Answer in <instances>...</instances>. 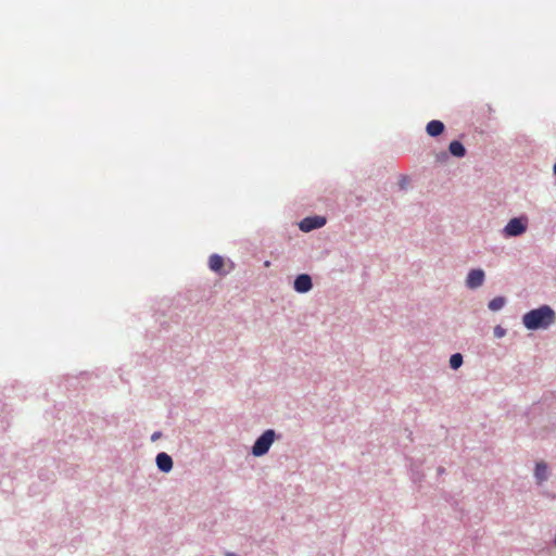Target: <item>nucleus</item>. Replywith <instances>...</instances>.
I'll use <instances>...</instances> for the list:
<instances>
[{
	"instance_id": "1",
	"label": "nucleus",
	"mask_w": 556,
	"mask_h": 556,
	"mask_svg": "<svg viewBox=\"0 0 556 556\" xmlns=\"http://www.w3.org/2000/svg\"><path fill=\"white\" fill-rule=\"evenodd\" d=\"M522 321L525 327L529 330H535L540 328L545 329L554 324L555 313L549 306L543 305L539 308L526 313L522 317Z\"/></svg>"
},
{
	"instance_id": "2",
	"label": "nucleus",
	"mask_w": 556,
	"mask_h": 556,
	"mask_svg": "<svg viewBox=\"0 0 556 556\" xmlns=\"http://www.w3.org/2000/svg\"><path fill=\"white\" fill-rule=\"evenodd\" d=\"M275 439V431L266 430L254 443L252 454L254 456H262L266 454Z\"/></svg>"
},
{
	"instance_id": "3",
	"label": "nucleus",
	"mask_w": 556,
	"mask_h": 556,
	"mask_svg": "<svg viewBox=\"0 0 556 556\" xmlns=\"http://www.w3.org/2000/svg\"><path fill=\"white\" fill-rule=\"evenodd\" d=\"M527 229L526 223L522 218H511L504 228V232L509 237H517L522 235Z\"/></svg>"
},
{
	"instance_id": "4",
	"label": "nucleus",
	"mask_w": 556,
	"mask_h": 556,
	"mask_svg": "<svg viewBox=\"0 0 556 556\" xmlns=\"http://www.w3.org/2000/svg\"><path fill=\"white\" fill-rule=\"evenodd\" d=\"M326 224V218L321 216L306 217L300 223V229L308 232L313 229L323 227Z\"/></svg>"
},
{
	"instance_id": "5",
	"label": "nucleus",
	"mask_w": 556,
	"mask_h": 556,
	"mask_svg": "<svg viewBox=\"0 0 556 556\" xmlns=\"http://www.w3.org/2000/svg\"><path fill=\"white\" fill-rule=\"evenodd\" d=\"M483 281H484L483 270L482 269H472L469 271V274L467 276L466 285L470 289H476V288L482 286Z\"/></svg>"
},
{
	"instance_id": "6",
	"label": "nucleus",
	"mask_w": 556,
	"mask_h": 556,
	"mask_svg": "<svg viewBox=\"0 0 556 556\" xmlns=\"http://www.w3.org/2000/svg\"><path fill=\"white\" fill-rule=\"evenodd\" d=\"M313 287L312 279L308 275H299L294 280V289L300 293L309 291Z\"/></svg>"
},
{
	"instance_id": "7",
	"label": "nucleus",
	"mask_w": 556,
	"mask_h": 556,
	"mask_svg": "<svg viewBox=\"0 0 556 556\" xmlns=\"http://www.w3.org/2000/svg\"><path fill=\"white\" fill-rule=\"evenodd\" d=\"M225 261L224 258L218 254H213L208 258V267L214 273H217L219 275H225L226 271L224 270Z\"/></svg>"
},
{
	"instance_id": "8",
	"label": "nucleus",
	"mask_w": 556,
	"mask_h": 556,
	"mask_svg": "<svg viewBox=\"0 0 556 556\" xmlns=\"http://www.w3.org/2000/svg\"><path fill=\"white\" fill-rule=\"evenodd\" d=\"M156 465L161 471L169 472L173 468V459L168 454L162 452L156 456Z\"/></svg>"
},
{
	"instance_id": "9",
	"label": "nucleus",
	"mask_w": 556,
	"mask_h": 556,
	"mask_svg": "<svg viewBox=\"0 0 556 556\" xmlns=\"http://www.w3.org/2000/svg\"><path fill=\"white\" fill-rule=\"evenodd\" d=\"M427 134L431 137L441 135L444 130V124L441 121L433 119L427 124Z\"/></svg>"
},
{
	"instance_id": "10",
	"label": "nucleus",
	"mask_w": 556,
	"mask_h": 556,
	"mask_svg": "<svg viewBox=\"0 0 556 556\" xmlns=\"http://www.w3.org/2000/svg\"><path fill=\"white\" fill-rule=\"evenodd\" d=\"M448 151L456 157H463L466 154V149L460 141L454 140L448 146Z\"/></svg>"
},
{
	"instance_id": "11",
	"label": "nucleus",
	"mask_w": 556,
	"mask_h": 556,
	"mask_svg": "<svg viewBox=\"0 0 556 556\" xmlns=\"http://www.w3.org/2000/svg\"><path fill=\"white\" fill-rule=\"evenodd\" d=\"M535 477L540 482L547 478V466L544 463L536 464Z\"/></svg>"
},
{
	"instance_id": "12",
	"label": "nucleus",
	"mask_w": 556,
	"mask_h": 556,
	"mask_svg": "<svg viewBox=\"0 0 556 556\" xmlns=\"http://www.w3.org/2000/svg\"><path fill=\"white\" fill-rule=\"evenodd\" d=\"M505 305V299L503 296H496L489 302V308L491 311H500Z\"/></svg>"
},
{
	"instance_id": "13",
	"label": "nucleus",
	"mask_w": 556,
	"mask_h": 556,
	"mask_svg": "<svg viewBox=\"0 0 556 556\" xmlns=\"http://www.w3.org/2000/svg\"><path fill=\"white\" fill-rule=\"evenodd\" d=\"M463 364V356L462 354L459 353H456V354H453L450 358V366L453 368V369H457L462 366Z\"/></svg>"
},
{
	"instance_id": "14",
	"label": "nucleus",
	"mask_w": 556,
	"mask_h": 556,
	"mask_svg": "<svg viewBox=\"0 0 556 556\" xmlns=\"http://www.w3.org/2000/svg\"><path fill=\"white\" fill-rule=\"evenodd\" d=\"M504 332H505V331H504V329H502L501 327H496V328H495V334H496L497 337H502V336H504Z\"/></svg>"
},
{
	"instance_id": "15",
	"label": "nucleus",
	"mask_w": 556,
	"mask_h": 556,
	"mask_svg": "<svg viewBox=\"0 0 556 556\" xmlns=\"http://www.w3.org/2000/svg\"><path fill=\"white\" fill-rule=\"evenodd\" d=\"M159 437H160V433H154V434L152 435V440H156Z\"/></svg>"
},
{
	"instance_id": "16",
	"label": "nucleus",
	"mask_w": 556,
	"mask_h": 556,
	"mask_svg": "<svg viewBox=\"0 0 556 556\" xmlns=\"http://www.w3.org/2000/svg\"><path fill=\"white\" fill-rule=\"evenodd\" d=\"M553 170H554V174L556 175V163L554 164Z\"/></svg>"
}]
</instances>
